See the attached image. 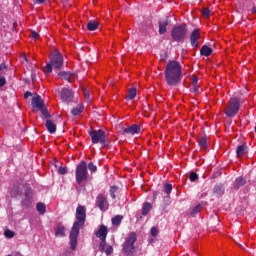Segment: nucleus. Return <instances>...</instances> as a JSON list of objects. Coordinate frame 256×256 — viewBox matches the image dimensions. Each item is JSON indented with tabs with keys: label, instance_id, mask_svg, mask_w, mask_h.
<instances>
[{
	"label": "nucleus",
	"instance_id": "1",
	"mask_svg": "<svg viewBox=\"0 0 256 256\" xmlns=\"http://www.w3.org/2000/svg\"><path fill=\"white\" fill-rule=\"evenodd\" d=\"M76 219L70 232V247L72 251L77 249V237H79V230L85 225L87 219V209L85 206L79 205L76 209Z\"/></svg>",
	"mask_w": 256,
	"mask_h": 256
},
{
	"label": "nucleus",
	"instance_id": "2",
	"mask_svg": "<svg viewBox=\"0 0 256 256\" xmlns=\"http://www.w3.org/2000/svg\"><path fill=\"white\" fill-rule=\"evenodd\" d=\"M183 79V69L181 65H167L165 68V81L170 87H175Z\"/></svg>",
	"mask_w": 256,
	"mask_h": 256
},
{
	"label": "nucleus",
	"instance_id": "3",
	"mask_svg": "<svg viewBox=\"0 0 256 256\" xmlns=\"http://www.w3.org/2000/svg\"><path fill=\"white\" fill-rule=\"evenodd\" d=\"M241 111V98L232 97L224 108V115L229 118H233Z\"/></svg>",
	"mask_w": 256,
	"mask_h": 256
},
{
	"label": "nucleus",
	"instance_id": "4",
	"mask_svg": "<svg viewBox=\"0 0 256 256\" xmlns=\"http://www.w3.org/2000/svg\"><path fill=\"white\" fill-rule=\"evenodd\" d=\"M76 183L77 185H83L87 179H89V172L87 171V163L82 161L76 167Z\"/></svg>",
	"mask_w": 256,
	"mask_h": 256
},
{
	"label": "nucleus",
	"instance_id": "5",
	"mask_svg": "<svg viewBox=\"0 0 256 256\" xmlns=\"http://www.w3.org/2000/svg\"><path fill=\"white\" fill-rule=\"evenodd\" d=\"M171 37L176 43H185V39H187V26H175L171 31Z\"/></svg>",
	"mask_w": 256,
	"mask_h": 256
},
{
	"label": "nucleus",
	"instance_id": "6",
	"mask_svg": "<svg viewBox=\"0 0 256 256\" xmlns=\"http://www.w3.org/2000/svg\"><path fill=\"white\" fill-rule=\"evenodd\" d=\"M32 107L34 111H40L45 119H51V114H49V110L45 107V101L41 99V96L36 95L32 98Z\"/></svg>",
	"mask_w": 256,
	"mask_h": 256
},
{
	"label": "nucleus",
	"instance_id": "7",
	"mask_svg": "<svg viewBox=\"0 0 256 256\" xmlns=\"http://www.w3.org/2000/svg\"><path fill=\"white\" fill-rule=\"evenodd\" d=\"M89 136L91 137L93 145H97V143L103 146L107 145V133H105L104 130H92L89 132Z\"/></svg>",
	"mask_w": 256,
	"mask_h": 256
},
{
	"label": "nucleus",
	"instance_id": "8",
	"mask_svg": "<svg viewBox=\"0 0 256 256\" xmlns=\"http://www.w3.org/2000/svg\"><path fill=\"white\" fill-rule=\"evenodd\" d=\"M135 241H137V234H135V232H132L127 237L123 246V252L125 253V255H133V252L135 251Z\"/></svg>",
	"mask_w": 256,
	"mask_h": 256
},
{
	"label": "nucleus",
	"instance_id": "9",
	"mask_svg": "<svg viewBox=\"0 0 256 256\" xmlns=\"http://www.w3.org/2000/svg\"><path fill=\"white\" fill-rule=\"evenodd\" d=\"M60 98L63 103H73L75 92L71 88L64 87L60 90Z\"/></svg>",
	"mask_w": 256,
	"mask_h": 256
},
{
	"label": "nucleus",
	"instance_id": "10",
	"mask_svg": "<svg viewBox=\"0 0 256 256\" xmlns=\"http://www.w3.org/2000/svg\"><path fill=\"white\" fill-rule=\"evenodd\" d=\"M96 206L100 209V211H107V209H109V201H107V196L105 194L97 195Z\"/></svg>",
	"mask_w": 256,
	"mask_h": 256
},
{
	"label": "nucleus",
	"instance_id": "11",
	"mask_svg": "<svg viewBox=\"0 0 256 256\" xmlns=\"http://www.w3.org/2000/svg\"><path fill=\"white\" fill-rule=\"evenodd\" d=\"M50 61H51V63H47V65H63V63H65L63 61V54H61V52H59V50H55L50 55Z\"/></svg>",
	"mask_w": 256,
	"mask_h": 256
},
{
	"label": "nucleus",
	"instance_id": "12",
	"mask_svg": "<svg viewBox=\"0 0 256 256\" xmlns=\"http://www.w3.org/2000/svg\"><path fill=\"white\" fill-rule=\"evenodd\" d=\"M201 39V33L199 29H194L190 35V43L194 49L199 47V40Z\"/></svg>",
	"mask_w": 256,
	"mask_h": 256
},
{
	"label": "nucleus",
	"instance_id": "13",
	"mask_svg": "<svg viewBox=\"0 0 256 256\" xmlns=\"http://www.w3.org/2000/svg\"><path fill=\"white\" fill-rule=\"evenodd\" d=\"M109 233V230L107 229V226L104 224H101L98 228V230L95 232V235L100 241H107V235Z\"/></svg>",
	"mask_w": 256,
	"mask_h": 256
},
{
	"label": "nucleus",
	"instance_id": "14",
	"mask_svg": "<svg viewBox=\"0 0 256 256\" xmlns=\"http://www.w3.org/2000/svg\"><path fill=\"white\" fill-rule=\"evenodd\" d=\"M124 133L127 135H139L141 133V127L137 124H133L124 129Z\"/></svg>",
	"mask_w": 256,
	"mask_h": 256
},
{
	"label": "nucleus",
	"instance_id": "15",
	"mask_svg": "<svg viewBox=\"0 0 256 256\" xmlns=\"http://www.w3.org/2000/svg\"><path fill=\"white\" fill-rule=\"evenodd\" d=\"M247 152H248L247 145L242 144L237 147L236 155H237L238 159H241L242 157H245V155H247Z\"/></svg>",
	"mask_w": 256,
	"mask_h": 256
},
{
	"label": "nucleus",
	"instance_id": "16",
	"mask_svg": "<svg viewBox=\"0 0 256 256\" xmlns=\"http://www.w3.org/2000/svg\"><path fill=\"white\" fill-rule=\"evenodd\" d=\"M59 77H62V79H65L66 81H68L69 83H72L73 80L75 79V74L71 73V72H59Z\"/></svg>",
	"mask_w": 256,
	"mask_h": 256
},
{
	"label": "nucleus",
	"instance_id": "17",
	"mask_svg": "<svg viewBox=\"0 0 256 256\" xmlns=\"http://www.w3.org/2000/svg\"><path fill=\"white\" fill-rule=\"evenodd\" d=\"M46 129L49 133L53 134L55 131H57V125L52 120H49V118H46Z\"/></svg>",
	"mask_w": 256,
	"mask_h": 256
},
{
	"label": "nucleus",
	"instance_id": "18",
	"mask_svg": "<svg viewBox=\"0 0 256 256\" xmlns=\"http://www.w3.org/2000/svg\"><path fill=\"white\" fill-rule=\"evenodd\" d=\"M54 231L56 237H65V226L58 224Z\"/></svg>",
	"mask_w": 256,
	"mask_h": 256
},
{
	"label": "nucleus",
	"instance_id": "19",
	"mask_svg": "<svg viewBox=\"0 0 256 256\" xmlns=\"http://www.w3.org/2000/svg\"><path fill=\"white\" fill-rule=\"evenodd\" d=\"M167 25H169V20L159 22V34L165 35L167 33Z\"/></svg>",
	"mask_w": 256,
	"mask_h": 256
},
{
	"label": "nucleus",
	"instance_id": "20",
	"mask_svg": "<svg viewBox=\"0 0 256 256\" xmlns=\"http://www.w3.org/2000/svg\"><path fill=\"white\" fill-rule=\"evenodd\" d=\"M213 53V49H211L207 45H203L202 48L200 49V55H203L204 57H209Z\"/></svg>",
	"mask_w": 256,
	"mask_h": 256
},
{
	"label": "nucleus",
	"instance_id": "21",
	"mask_svg": "<svg viewBox=\"0 0 256 256\" xmlns=\"http://www.w3.org/2000/svg\"><path fill=\"white\" fill-rule=\"evenodd\" d=\"M87 29L88 31H97V29H99V22L95 20H90L87 23Z\"/></svg>",
	"mask_w": 256,
	"mask_h": 256
},
{
	"label": "nucleus",
	"instance_id": "22",
	"mask_svg": "<svg viewBox=\"0 0 256 256\" xmlns=\"http://www.w3.org/2000/svg\"><path fill=\"white\" fill-rule=\"evenodd\" d=\"M85 106H83V104H78L76 107H74L71 110L72 115H74V117H77V115H81V112L84 111Z\"/></svg>",
	"mask_w": 256,
	"mask_h": 256
},
{
	"label": "nucleus",
	"instance_id": "23",
	"mask_svg": "<svg viewBox=\"0 0 256 256\" xmlns=\"http://www.w3.org/2000/svg\"><path fill=\"white\" fill-rule=\"evenodd\" d=\"M153 209V205L149 202H145L142 206V215L145 217L146 215H149V211Z\"/></svg>",
	"mask_w": 256,
	"mask_h": 256
},
{
	"label": "nucleus",
	"instance_id": "24",
	"mask_svg": "<svg viewBox=\"0 0 256 256\" xmlns=\"http://www.w3.org/2000/svg\"><path fill=\"white\" fill-rule=\"evenodd\" d=\"M111 221L114 227H119V225H121V222L123 221V215H116L112 217Z\"/></svg>",
	"mask_w": 256,
	"mask_h": 256
},
{
	"label": "nucleus",
	"instance_id": "25",
	"mask_svg": "<svg viewBox=\"0 0 256 256\" xmlns=\"http://www.w3.org/2000/svg\"><path fill=\"white\" fill-rule=\"evenodd\" d=\"M246 183V180L243 177L236 178L234 182V189H240V187H243Z\"/></svg>",
	"mask_w": 256,
	"mask_h": 256
},
{
	"label": "nucleus",
	"instance_id": "26",
	"mask_svg": "<svg viewBox=\"0 0 256 256\" xmlns=\"http://www.w3.org/2000/svg\"><path fill=\"white\" fill-rule=\"evenodd\" d=\"M191 83H192L194 93H199V86H197V83H199V78L197 76H192Z\"/></svg>",
	"mask_w": 256,
	"mask_h": 256
},
{
	"label": "nucleus",
	"instance_id": "27",
	"mask_svg": "<svg viewBox=\"0 0 256 256\" xmlns=\"http://www.w3.org/2000/svg\"><path fill=\"white\" fill-rule=\"evenodd\" d=\"M36 209L40 215H45V213L47 212V207L44 203L41 202L37 204Z\"/></svg>",
	"mask_w": 256,
	"mask_h": 256
},
{
	"label": "nucleus",
	"instance_id": "28",
	"mask_svg": "<svg viewBox=\"0 0 256 256\" xmlns=\"http://www.w3.org/2000/svg\"><path fill=\"white\" fill-rule=\"evenodd\" d=\"M128 99L133 100L137 97V88L132 87L128 90Z\"/></svg>",
	"mask_w": 256,
	"mask_h": 256
},
{
	"label": "nucleus",
	"instance_id": "29",
	"mask_svg": "<svg viewBox=\"0 0 256 256\" xmlns=\"http://www.w3.org/2000/svg\"><path fill=\"white\" fill-rule=\"evenodd\" d=\"M198 145L200 149H207V136H203L199 139Z\"/></svg>",
	"mask_w": 256,
	"mask_h": 256
},
{
	"label": "nucleus",
	"instance_id": "30",
	"mask_svg": "<svg viewBox=\"0 0 256 256\" xmlns=\"http://www.w3.org/2000/svg\"><path fill=\"white\" fill-rule=\"evenodd\" d=\"M163 191L167 195V197H169L171 195V191H173V185L169 183H165Z\"/></svg>",
	"mask_w": 256,
	"mask_h": 256
},
{
	"label": "nucleus",
	"instance_id": "31",
	"mask_svg": "<svg viewBox=\"0 0 256 256\" xmlns=\"http://www.w3.org/2000/svg\"><path fill=\"white\" fill-rule=\"evenodd\" d=\"M201 209H202L201 204L196 205V206L191 210L190 215H191L192 217H195V215H197V213H201Z\"/></svg>",
	"mask_w": 256,
	"mask_h": 256
},
{
	"label": "nucleus",
	"instance_id": "32",
	"mask_svg": "<svg viewBox=\"0 0 256 256\" xmlns=\"http://www.w3.org/2000/svg\"><path fill=\"white\" fill-rule=\"evenodd\" d=\"M201 13L204 17H206V19H209V17H211V10H209V8L204 7Z\"/></svg>",
	"mask_w": 256,
	"mask_h": 256
},
{
	"label": "nucleus",
	"instance_id": "33",
	"mask_svg": "<svg viewBox=\"0 0 256 256\" xmlns=\"http://www.w3.org/2000/svg\"><path fill=\"white\" fill-rule=\"evenodd\" d=\"M43 73L45 75H49V73H51L53 71V66L52 65H46L43 69H42Z\"/></svg>",
	"mask_w": 256,
	"mask_h": 256
},
{
	"label": "nucleus",
	"instance_id": "34",
	"mask_svg": "<svg viewBox=\"0 0 256 256\" xmlns=\"http://www.w3.org/2000/svg\"><path fill=\"white\" fill-rule=\"evenodd\" d=\"M5 237H7V239H13L15 237V232L11 231V230H6L4 232Z\"/></svg>",
	"mask_w": 256,
	"mask_h": 256
},
{
	"label": "nucleus",
	"instance_id": "35",
	"mask_svg": "<svg viewBox=\"0 0 256 256\" xmlns=\"http://www.w3.org/2000/svg\"><path fill=\"white\" fill-rule=\"evenodd\" d=\"M189 179L193 183V182L197 181V179H199V175H197V173H195V172H191Z\"/></svg>",
	"mask_w": 256,
	"mask_h": 256
},
{
	"label": "nucleus",
	"instance_id": "36",
	"mask_svg": "<svg viewBox=\"0 0 256 256\" xmlns=\"http://www.w3.org/2000/svg\"><path fill=\"white\" fill-rule=\"evenodd\" d=\"M88 169L91 171V173H97V167L92 162L88 164Z\"/></svg>",
	"mask_w": 256,
	"mask_h": 256
},
{
	"label": "nucleus",
	"instance_id": "37",
	"mask_svg": "<svg viewBox=\"0 0 256 256\" xmlns=\"http://www.w3.org/2000/svg\"><path fill=\"white\" fill-rule=\"evenodd\" d=\"M115 193H117V187L116 186H112L110 188V197H112V199L116 198Z\"/></svg>",
	"mask_w": 256,
	"mask_h": 256
},
{
	"label": "nucleus",
	"instance_id": "38",
	"mask_svg": "<svg viewBox=\"0 0 256 256\" xmlns=\"http://www.w3.org/2000/svg\"><path fill=\"white\" fill-rule=\"evenodd\" d=\"M99 251H105V246L107 245V240H100Z\"/></svg>",
	"mask_w": 256,
	"mask_h": 256
},
{
	"label": "nucleus",
	"instance_id": "39",
	"mask_svg": "<svg viewBox=\"0 0 256 256\" xmlns=\"http://www.w3.org/2000/svg\"><path fill=\"white\" fill-rule=\"evenodd\" d=\"M151 235L152 237H156L157 235H159V230L157 229V227L151 228Z\"/></svg>",
	"mask_w": 256,
	"mask_h": 256
},
{
	"label": "nucleus",
	"instance_id": "40",
	"mask_svg": "<svg viewBox=\"0 0 256 256\" xmlns=\"http://www.w3.org/2000/svg\"><path fill=\"white\" fill-rule=\"evenodd\" d=\"M21 63H30V65H33V62L29 61L25 54L21 57Z\"/></svg>",
	"mask_w": 256,
	"mask_h": 256
},
{
	"label": "nucleus",
	"instance_id": "41",
	"mask_svg": "<svg viewBox=\"0 0 256 256\" xmlns=\"http://www.w3.org/2000/svg\"><path fill=\"white\" fill-rule=\"evenodd\" d=\"M105 254H106L107 256L113 254V246H107V247H106V250H105Z\"/></svg>",
	"mask_w": 256,
	"mask_h": 256
},
{
	"label": "nucleus",
	"instance_id": "42",
	"mask_svg": "<svg viewBox=\"0 0 256 256\" xmlns=\"http://www.w3.org/2000/svg\"><path fill=\"white\" fill-rule=\"evenodd\" d=\"M31 37H32V39L37 40V39H39V34L37 33V31L32 30L31 31Z\"/></svg>",
	"mask_w": 256,
	"mask_h": 256
},
{
	"label": "nucleus",
	"instance_id": "43",
	"mask_svg": "<svg viewBox=\"0 0 256 256\" xmlns=\"http://www.w3.org/2000/svg\"><path fill=\"white\" fill-rule=\"evenodd\" d=\"M58 173H59L60 175H66L67 169H66L65 167H60V168L58 169Z\"/></svg>",
	"mask_w": 256,
	"mask_h": 256
},
{
	"label": "nucleus",
	"instance_id": "44",
	"mask_svg": "<svg viewBox=\"0 0 256 256\" xmlns=\"http://www.w3.org/2000/svg\"><path fill=\"white\" fill-rule=\"evenodd\" d=\"M6 84L7 80L5 79V77H0V87H5Z\"/></svg>",
	"mask_w": 256,
	"mask_h": 256
},
{
	"label": "nucleus",
	"instance_id": "45",
	"mask_svg": "<svg viewBox=\"0 0 256 256\" xmlns=\"http://www.w3.org/2000/svg\"><path fill=\"white\" fill-rule=\"evenodd\" d=\"M83 95H84L86 101H89L90 96H89V92L87 89H83Z\"/></svg>",
	"mask_w": 256,
	"mask_h": 256
},
{
	"label": "nucleus",
	"instance_id": "46",
	"mask_svg": "<svg viewBox=\"0 0 256 256\" xmlns=\"http://www.w3.org/2000/svg\"><path fill=\"white\" fill-rule=\"evenodd\" d=\"M165 59H167V53L166 52H164V53H162L161 55H160V61H165Z\"/></svg>",
	"mask_w": 256,
	"mask_h": 256
},
{
	"label": "nucleus",
	"instance_id": "47",
	"mask_svg": "<svg viewBox=\"0 0 256 256\" xmlns=\"http://www.w3.org/2000/svg\"><path fill=\"white\" fill-rule=\"evenodd\" d=\"M33 94L29 91H27L25 94H24V99H29V97H31Z\"/></svg>",
	"mask_w": 256,
	"mask_h": 256
},
{
	"label": "nucleus",
	"instance_id": "48",
	"mask_svg": "<svg viewBox=\"0 0 256 256\" xmlns=\"http://www.w3.org/2000/svg\"><path fill=\"white\" fill-rule=\"evenodd\" d=\"M158 196H159V191H154L153 192V201H155Z\"/></svg>",
	"mask_w": 256,
	"mask_h": 256
},
{
	"label": "nucleus",
	"instance_id": "49",
	"mask_svg": "<svg viewBox=\"0 0 256 256\" xmlns=\"http://www.w3.org/2000/svg\"><path fill=\"white\" fill-rule=\"evenodd\" d=\"M168 65H179V62L173 60V61H170Z\"/></svg>",
	"mask_w": 256,
	"mask_h": 256
},
{
	"label": "nucleus",
	"instance_id": "50",
	"mask_svg": "<svg viewBox=\"0 0 256 256\" xmlns=\"http://www.w3.org/2000/svg\"><path fill=\"white\" fill-rule=\"evenodd\" d=\"M46 0H36V2L39 4V5H43V3H45Z\"/></svg>",
	"mask_w": 256,
	"mask_h": 256
},
{
	"label": "nucleus",
	"instance_id": "51",
	"mask_svg": "<svg viewBox=\"0 0 256 256\" xmlns=\"http://www.w3.org/2000/svg\"><path fill=\"white\" fill-rule=\"evenodd\" d=\"M252 13H254L256 15V7L252 8Z\"/></svg>",
	"mask_w": 256,
	"mask_h": 256
},
{
	"label": "nucleus",
	"instance_id": "52",
	"mask_svg": "<svg viewBox=\"0 0 256 256\" xmlns=\"http://www.w3.org/2000/svg\"><path fill=\"white\" fill-rule=\"evenodd\" d=\"M88 63H90V65H93V62H88Z\"/></svg>",
	"mask_w": 256,
	"mask_h": 256
},
{
	"label": "nucleus",
	"instance_id": "53",
	"mask_svg": "<svg viewBox=\"0 0 256 256\" xmlns=\"http://www.w3.org/2000/svg\"><path fill=\"white\" fill-rule=\"evenodd\" d=\"M217 65H221V62H218Z\"/></svg>",
	"mask_w": 256,
	"mask_h": 256
},
{
	"label": "nucleus",
	"instance_id": "54",
	"mask_svg": "<svg viewBox=\"0 0 256 256\" xmlns=\"http://www.w3.org/2000/svg\"><path fill=\"white\" fill-rule=\"evenodd\" d=\"M0 71H1V66H0Z\"/></svg>",
	"mask_w": 256,
	"mask_h": 256
}]
</instances>
